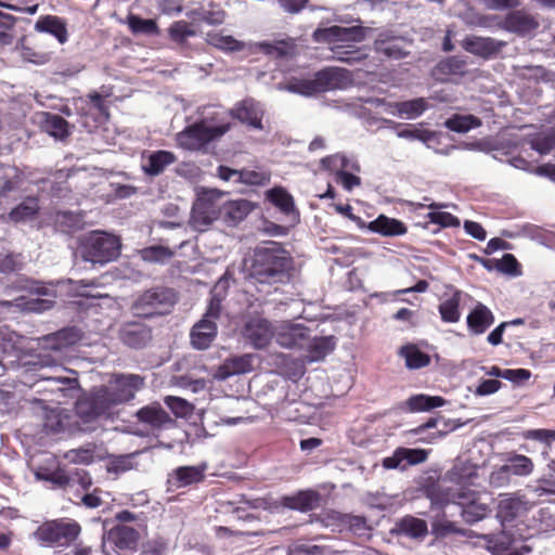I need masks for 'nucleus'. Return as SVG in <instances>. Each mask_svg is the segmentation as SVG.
Here are the masks:
<instances>
[{"label": "nucleus", "instance_id": "obj_61", "mask_svg": "<svg viewBox=\"0 0 555 555\" xmlns=\"http://www.w3.org/2000/svg\"><path fill=\"white\" fill-rule=\"evenodd\" d=\"M531 491L537 498L555 494V477L540 478Z\"/></svg>", "mask_w": 555, "mask_h": 555}, {"label": "nucleus", "instance_id": "obj_12", "mask_svg": "<svg viewBox=\"0 0 555 555\" xmlns=\"http://www.w3.org/2000/svg\"><path fill=\"white\" fill-rule=\"evenodd\" d=\"M365 33L361 26H331L317 28L312 34V39L319 43L338 44L348 42H361L364 40Z\"/></svg>", "mask_w": 555, "mask_h": 555}, {"label": "nucleus", "instance_id": "obj_36", "mask_svg": "<svg viewBox=\"0 0 555 555\" xmlns=\"http://www.w3.org/2000/svg\"><path fill=\"white\" fill-rule=\"evenodd\" d=\"M266 198L284 215L296 212L293 196L282 186L268 190Z\"/></svg>", "mask_w": 555, "mask_h": 555}, {"label": "nucleus", "instance_id": "obj_55", "mask_svg": "<svg viewBox=\"0 0 555 555\" xmlns=\"http://www.w3.org/2000/svg\"><path fill=\"white\" fill-rule=\"evenodd\" d=\"M495 269L512 276L521 274L520 263L513 254H504L500 260H495Z\"/></svg>", "mask_w": 555, "mask_h": 555}, {"label": "nucleus", "instance_id": "obj_43", "mask_svg": "<svg viewBox=\"0 0 555 555\" xmlns=\"http://www.w3.org/2000/svg\"><path fill=\"white\" fill-rule=\"evenodd\" d=\"M446 403V400L439 396L414 395L411 396L406 404L411 411H429L435 408H440Z\"/></svg>", "mask_w": 555, "mask_h": 555}, {"label": "nucleus", "instance_id": "obj_23", "mask_svg": "<svg viewBox=\"0 0 555 555\" xmlns=\"http://www.w3.org/2000/svg\"><path fill=\"white\" fill-rule=\"evenodd\" d=\"M231 116L250 128L262 130L263 112L253 102L244 100L230 112Z\"/></svg>", "mask_w": 555, "mask_h": 555}, {"label": "nucleus", "instance_id": "obj_8", "mask_svg": "<svg viewBox=\"0 0 555 555\" xmlns=\"http://www.w3.org/2000/svg\"><path fill=\"white\" fill-rule=\"evenodd\" d=\"M35 476L38 480L51 483L52 489L67 490L79 486L83 491H88L92 486V478L89 473L82 468L65 469L57 466L55 469H50L44 466H39Z\"/></svg>", "mask_w": 555, "mask_h": 555}, {"label": "nucleus", "instance_id": "obj_5", "mask_svg": "<svg viewBox=\"0 0 555 555\" xmlns=\"http://www.w3.org/2000/svg\"><path fill=\"white\" fill-rule=\"evenodd\" d=\"M80 531L81 527L77 521L59 518L40 525L35 531V538L43 545L67 546L77 540Z\"/></svg>", "mask_w": 555, "mask_h": 555}, {"label": "nucleus", "instance_id": "obj_33", "mask_svg": "<svg viewBox=\"0 0 555 555\" xmlns=\"http://www.w3.org/2000/svg\"><path fill=\"white\" fill-rule=\"evenodd\" d=\"M308 350L307 360L308 362H317L323 360L330 352L335 348V341L333 336L327 337H314L305 347Z\"/></svg>", "mask_w": 555, "mask_h": 555}, {"label": "nucleus", "instance_id": "obj_46", "mask_svg": "<svg viewBox=\"0 0 555 555\" xmlns=\"http://www.w3.org/2000/svg\"><path fill=\"white\" fill-rule=\"evenodd\" d=\"M128 25L133 34L159 35V27L156 21L152 18H141L137 15H130L128 17Z\"/></svg>", "mask_w": 555, "mask_h": 555}, {"label": "nucleus", "instance_id": "obj_2", "mask_svg": "<svg viewBox=\"0 0 555 555\" xmlns=\"http://www.w3.org/2000/svg\"><path fill=\"white\" fill-rule=\"evenodd\" d=\"M293 258L275 242L254 250L251 275L260 283H278L288 278Z\"/></svg>", "mask_w": 555, "mask_h": 555}, {"label": "nucleus", "instance_id": "obj_25", "mask_svg": "<svg viewBox=\"0 0 555 555\" xmlns=\"http://www.w3.org/2000/svg\"><path fill=\"white\" fill-rule=\"evenodd\" d=\"M190 336L195 349L205 350L217 336V324L212 320L202 319L192 327Z\"/></svg>", "mask_w": 555, "mask_h": 555}, {"label": "nucleus", "instance_id": "obj_6", "mask_svg": "<svg viewBox=\"0 0 555 555\" xmlns=\"http://www.w3.org/2000/svg\"><path fill=\"white\" fill-rule=\"evenodd\" d=\"M230 129V122L209 127L204 120L196 121L177 134V144L186 151H201L211 141L225 134Z\"/></svg>", "mask_w": 555, "mask_h": 555}, {"label": "nucleus", "instance_id": "obj_26", "mask_svg": "<svg viewBox=\"0 0 555 555\" xmlns=\"http://www.w3.org/2000/svg\"><path fill=\"white\" fill-rule=\"evenodd\" d=\"M255 208L247 199L229 201L221 207L222 219L228 225H236L242 222Z\"/></svg>", "mask_w": 555, "mask_h": 555}, {"label": "nucleus", "instance_id": "obj_10", "mask_svg": "<svg viewBox=\"0 0 555 555\" xmlns=\"http://www.w3.org/2000/svg\"><path fill=\"white\" fill-rule=\"evenodd\" d=\"M274 334L275 330L272 323L261 315L248 317L242 327L243 338L255 349L268 347Z\"/></svg>", "mask_w": 555, "mask_h": 555}, {"label": "nucleus", "instance_id": "obj_16", "mask_svg": "<svg viewBox=\"0 0 555 555\" xmlns=\"http://www.w3.org/2000/svg\"><path fill=\"white\" fill-rule=\"evenodd\" d=\"M274 337L283 348L304 349L308 343L309 328L301 324H286L275 332Z\"/></svg>", "mask_w": 555, "mask_h": 555}, {"label": "nucleus", "instance_id": "obj_13", "mask_svg": "<svg viewBox=\"0 0 555 555\" xmlns=\"http://www.w3.org/2000/svg\"><path fill=\"white\" fill-rule=\"evenodd\" d=\"M120 341L129 348L142 349L146 347L152 338V328L141 322L131 321L122 324L118 332Z\"/></svg>", "mask_w": 555, "mask_h": 555}, {"label": "nucleus", "instance_id": "obj_20", "mask_svg": "<svg viewBox=\"0 0 555 555\" xmlns=\"http://www.w3.org/2000/svg\"><path fill=\"white\" fill-rule=\"evenodd\" d=\"M31 294L44 296L46 298L25 299L24 297H18L15 299V306L22 307L24 310L38 313L47 311L55 305V293L42 284H38L31 288Z\"/></svg>", "mask_w": 555, "mask_h": 555}, {"label": "nucleus", "instance_id": "obj_9", "mask_svg": "<svg viewBox=\"0 0 555 555\" xmlns=\"http://www.w3.org/2000/svg\"><path fill=\"white\" fill-rule=\"evenodd\" d=\"M219 196L215 192H206L193 204L191 224L195 230L205 231L215 220L222 217L221 207L217 203Z\"/></svg>", "mask_w": 555, "mask_h": 555}, {"label": "nucleus", "instance_id": "obj_45", "mask_svg": "<svg viewBox=\"0 0 555 555\" xmlns=\"http://www.w3.org/2000/svg\"><path fill=\"white\" fill-rule=\"evenodd\" d=\"M175 250L162 245H152L141 250V257L144 261L164 263L175 256Z\"/></svg>", "mask_w": 555, "mask_h": 555}, {"label": "nucleus", "instance_id": "obj_47", "mask_svg": "<svg viewBox=\"0 0 555 555\" xmlns=\"http://www.w3.org/2000/svg\"><path fill=\"white\" fill-rule=\"evenodd\" d=\"M253 360L254 358L251 354H243L228 360L223 367L225 370L224 375L229 376L251 372L254 369Z\"/></svg>", "mask_w": 555, "mask_h": 555}, {"label": "nucleus", "instance_id": "obj_56", "mask_svg": "<svg viewBox=\"0 0 555 555\" xmlns=\"http://www.w3.org/2000/svg\"><path fill=\"white\" fill-rule=\"evenodd\" d=\"M530 146L541 155L548 154L555 149V133H539L534 135L530 140Z\"/></svg>", "mask_w": 555, "mask_h": 555}, {"label": "nucleus", "instance_id": "obj_59", "mask_svg": "<svg viewBox=\"0 0 555 555\" xmlns=\"http://www.w3.org/2000/svg\"><path fill=\"white\" fill-rule=\"evenodd\" d=\"M16 23V17L0 11V44L7 46L12 42V36L9 33Z\"/></svg>", "mask_w": 555, "mask_h": 555}, {"label": "nucleus", "instance_id": "obj_14", "mask_svg": "<svg viewBox=\"0 0 555 555\" xmlns=\"http://www.w3.org/2000/svg\"><path fill=\"white\" fill-rule=\"evenodd\" d=\"M466 59L452 55L439 61L431 69V77L439 82L453 81L454 78L464 77L467 73Z\"/></svg>", "mask_w": 555, "mask_h": 555}, {"label": "nucleus", "instance_id": "obj_53", "mask_svg": "<svg viewBox=\"0 0 555 555\" xmlns=\"http://www.w3.org/2000/svg\"><path fill=\"white\" fill-rule=\"evenodd\" d=\"M68 121L60 115H49L46 120L47 131L60 139H64L69 135Z\"/></svg>", "mask_w": 555, "mask_h": 555}, {"label": "nucleus", "instance_id": "obj_51", "mask_svg": "<svg viewBox=\"0 0 555 555\" xmlns=\"http://www.w3.org/2000/svg\"><path fill=\"white\" fill-rule=\"evenodd\" d=\"M480 122L474 116L454 115L446 120L444 126L451 131L463 133L478 126Z\"/></svg>", "mask_w": 555, "mask_h": 555}, {"label": "nucleus", "instance_id": "obj_34", "mask_svg": "<svg viewBox=\"0 0 555 555\" xmlns=\"http://www.w3.org/2000/svg\"><path fill=\"white\" fill-rule=\"evenodd\" d=\"M398 533L413 539L424 538L428 533L427 522L421 518L406 515L396 524Z\"/></svg>", "mask_w": 555, "mask_h": 555}, {"label": "nucleus", "instance_id": "obj_58", "mask_svg": "<svg viewBox=\"0 0 555 555\" xmlns=\"http://www.w3.org/2000/svg\"><path fill=\"white\" fill-rule=\"evenodd\" d=\"M431 223L438 224L442 228H457L460 227V219L447 211H430L427 215Z\"/></svg>", "mask_w": 555, "mask_h": 555}, {"label": "nucleus", "instance_id": "obj_62", "mask_svg": "<svg viewBox=\"0 0 555 555\" xmlns=\"http://www.w3.org/2000/svg\"><path fill=\"white\" fill-rule=\"evenodd\" d=\"M276 2L285 13L296 15L306 9L309 0H276Z\"/></svg>", "mask_w": 555, "mask_h": 555}, {"label": "nucleus", "instance_id": "obj_22", "mask_svg": "<svg viewBox=\"0 0 555 555\" xmlns=\"http://www.w3.org/2000/svg\"><path fill=\"white\" fill-rule=\"evenodd\" d=\"M206 466H180L172 470L168 485L175 489L197 485L205 479Z\"/></svg>", "mask_w": 555, "mask_h": 555}, {"label": "nucleus", "instance_id": "obj_28", "mask_svg": "<svg viewBox=\"0 0 555 555\" xmlns=\"http://www.w3.org/2000/svg\"><path fill=\"white\" fill-rule=\"evenodd\" d=\"M465 51L483 59H490L495 55L501 48V44L492 38L483 37H467L462 43Z\"/></svg>", "mask_w": 555, "mask_h": 555}, {"label": "nucleus", "instance_id": "obj_57", "mask_svg": "<svg viewBox=\"0 0 555 555\" xmlns=\"http://www.w3.org/2000/svg\"><path fill=\"white\" fill-rule=\"evenodd\" d=\"M270 175L256 170H240L238 183L248 185H264L269 183Z\"/></svg>", "mask_w": 555, "mask_h": 555}, {"label": "nucleus", "instance_id": "obj_49", "mask_svg": "<svg viewBox=\"0 0 555 555\" xmlns=\"http://www.w3.org/2000/svg\"><path fill=\"white\" fill-rule=\"evenodd\" d=\"M68 426V416L62 411L51 410L46 414L43 427L47 433L57 434L64 431Z\"/></svg>", "mask_w": 555, "mask_h": 555}, {"label": "nucleus", "instance_id": "obj_30", "mask_svg": "<svg viewBox=\"0 0 555 555\" xmlns=\"http://www.w3.org/2000/svg\"><path fill=\"white\" fill-rule=\"evenodd\" d=\"M367 229L383 236H401L408 232V227L400 220L379 215L371 221Z\"/></svg>", "mask_w": 555, "mask_h": 555}, {"label": "nucleus", "instance_id": "obj_7", "mask_svg": "<svg viewBox=\"0 0 555 555\" xmlns=\"http://www.w3.org/2000/svg\"><path fill=\"white\" fill-rule=\"evenodd\" d=\"M349 72L339 67H326L314 74L310 79H301L294 90L302 95L311 96L330 90L339 89L348 80Z\"/></svg>", "mask_w": 555, "mask_h": 555}, {"label": "nucleus", "instance_id": "obj_11", "mask_svg": "<svg viewBox=\"0 0 555 555\" xmlns=\"http://www.w3.org/2000/svg\"><path fill=\"white\" fill-rule=\"evenodd\" d=\"M411 40L392 30L380 31L373 42L374 51L388 60H402L410 54Z\"/></svg>", "mask_w": 555, "mask_h": 555}, {"label": "nucleus", "instance_id": "obj_31", "mask_svg": "<svg viewBox=\"0 0 555 555\" xmlns=\"http://www.w3.org/2000/svg\"><path fill=\"white\" fill-rule=\"evenodd\" d=\"M399 357L404 359L405 366L409 370H420L430 364L431 358L428 353L422 351L415 344H406L400 347Z\"/></svg>", "mask_w": 555, "mask_h": 555}, {"label": "nucleus", "instance_id": "obj_3", "mask_svg": "<svg viewBox=\"0 0 555 555\" xmlns=\"http://www.w3.org/2000/svg\"><path fill=\"white\" fill-rule=\"evenodd\" d=\"M178 300V293L173 288L156 285L141 293L131 309L134 315L151 319L170 313Z\"/></svg>", "mask_w": 555, "mask_h": 555}, {"label": "nucleus", "instance_id": "obj_64", "mask_svg": "<svg viewBox=\"0 0 555 555\" xmlns=\"http://www.w3.org/2000/svg\"><path fill=\"white\" fill-rule=\"evenodd\" d=\"M335 173L337 176V182H339L348 191L361 184V179L350 171L343 170L341 172Z\"/></svg>", "mask_w": 555, "mask_h": 555}, {"label": "nucleus", "instance_id": "obj_27", "mask_svg": "<svg viewBox=\"0 0 555 555\" xmlns=\"http://www.w3.org/2000/svg\"><path fill=\"white\" fill-rule=\"evenodd\" d=\"M177 162V156L165 150L152 152L146 162L142 165V170L146 176L157 177L162 175L165 169Z\"/></svg>", "mask_w": 555, "mask_h": 555}, {"label": "nucleus", "instance_id": "obj_41", "mask_svg": "<svg viewBox=\"0 0 555 555\" xmlns=\"http://www.w3.org/2000/svg\"><path fill=\"white\" fill-rule=\"evenodd\" d=\"M206 41L208 44L227 52L241 51L244 48V43L235 39L233 36L216 31L208 33Z\"/></svg>", "mask_w": 555, "mask_h": 555}, {"label": "nucleus", "instance_id": "obj_42", "mask_svg": "<svg viewBox=\"0 0 555 555\" xmlns=\"http://www.w3.org/2000/svg\"><path fill=\"white\" fill-rule=\"evenodd\" d=\"M321 165L324 169L332 171V172H341L343 170L346 171H359L360 166L356 163L350 160L347 156L343 154H335L331 156H326L322 158Z\"/></svg>", "mask_w": 555, "mask_h": 555}, {"label": "nucleus", "instance_id": "obj_1", "mask_svg": "<svg viewBox=\"0 0 555 555\" xmlns=\"http://www.w3.org/2000/svg\"><path fill=\"white\" fill-rule=\"evenodd\" d=\"M144 377L139 374L113 373L106 385L94 388L88 397L79 400L77 414L91 422L98 417H109L117 405L130 402L144 387Z\"/></svg>", "mask_w": 555, "mask_h": 555}, {"label": "nucleus", "instance_id": "obj_35", "mask_svg": "<svg viewBox=\"0 0 555 555\" xmlns=\"http://www.w3.org/2000/svg\"><path fill=\"white\" fill-rule=\"evenodd\" d=\"M395 113L400 117L415 119L420 117L427 108L428 103L424 98H417L408 101L395 102L391 104Z\"/></svg>", "mask_w": 555, "mask_h": 555}, {"label": "nucleus", "instance_id": "obj_50", "mask_svg": "<svg viewBox=\"0 0 555 555\" xmlns=\"http://www.w3.org/2000/svg\"><path fill=\"white\" fill-rule=\"evenodd\" d=\"M196 31L186 21H176L168 28L169 38L177 43H184L188 38L194 37Z\"/></svg>", "mask_w": 555, "mask_h": 555}, {"label": "nucleus", "instance_id": "obj_48", "mask_svg": "<svg viewBox=\"0 0 555 555\" xmlns=\"http://www.w3.org/2000/svg\"><path fill=\"white\" fill-rule=\"evenodd\" d=\"M343 44H335L331 48L333 52V59L349 65L360 63L364 61L367 55L357 48L353 50H345Z\"/></svg>", "mask_w": 555, "mask_h": 555}, {"label": "nucleus", "instance_id": "obj_38", "mask_svg": "<svg viewBox=\"0 0 555 555\" xmlns=\"http://www.w3.org/2000/svg\"><path fill=\"white\" fill-rule=\"evenodd\" d=\"M39 212L38 198L35 196H27L21 204L14 207L9 212L11 221L18 223L36 217Z\"/></svg>", "mask_w": 555, "mask_h": 555}, {"label": "nucleus", "instance_id": "obj_44", "mask_svg": "<svg viewBox=\"0 0 555 555\" xmlns=\"http://www.w3.org/2000/svg\"><path fill=\"white\" fill-rule=\"evenodd\" d=\"M82 216L72 211H59L55 216L56 228L64 233H74L82 228Z\"/></svg>", "mask_w": 555, "mask_h": 555}, {"label": "nucleus", "instance_id": "obj_29", "mask_svg": "<svg viewBox=\"0 0 555 555\" xmlns=\"http://www.w3.org/2000/svg\"><path fill=\"white\" fill-rule=\"evenodd\" d=\"M35 29L39 33H47L54 36L62 44L68 40L66 23L55 15L40 16L35 24Z\"/></svg>", "mask_w": 555, "mask_h": 555}, {"label": "nucleus", "instance_id": "obj_52", "mask_svg": "<svg viewBox=\"0 0 555 555\" xmlns=\"http://www.w3.org/2000/svg\"><path fill=\"white\" fill-rule=\"evenodd\" d=\"M20 51L24 61L36 65H43L50 60L48 53L38 51L34 47L28 46L25 37L20 40Z\"/></svg>", "mask_w": 555, "mask_h": 555}, {"label": "nucleus", "instance_id": "obj_32", "mask_svg": "<svg viewBox=\"0 0 555 555\" xmlns=\"http://www.w3.org/2000/svg\"><path fill=\"white\" fill-rule=\"evenodd\" d=\"M320 494L313 490L299 491L295 495L284 498V504L288 508L300 512H310L319 506Z\"/></svg>", "mask_w": 555, "mask_h": 555}, {"label": "nucleus", "instance_id": "obj_63", "mask_svg": "<svg viewBox=\"0 0 555 555\" xmlns=\"http://www.w3.org/2000/svg\"><path fill=\"white\" fill-rule=\"evenodd\" d=\"M398 137L426 142L427 140H429L431 138V133L428 130L417 129L414 127H408L402 130H399Z\"/></svg>", "mask_w": 555, "mask_h": 555}, {"label": "nucleus", "instance_id": "obj_60", "mask_svg": "<svg viewBox=\"0 0 555 555\" xmlns=\"http://www.w3.org/2000/svg\"><path fill=\"white\" fill-rule=\"evenodd\" d=\"M524 438L537 440L550 447L551 443L555 441V430L544 428L530 429L524 433Z\"/></svg>", "mask_w": 555, "mask_h": 555}, {"label": "nucleus", "instance_id": "obj_15", "mask_svg": "<svg viewBox=\"0 0 555 555\" xmlns=\"http://www.w3.org/2000/svg\"><path fill=\"white\" fill-rule=\"evenodd\" d=\"M428 452L423 449L397 448L391 456L383 460V466L387 469L404 470L408 466L417 465L427 460Z\"/></svg>", "mask_w": 555, "mask_h": 555}, {"label": "nucleus", "instance_id": "obj_40", "mask_svg": "<svg viewBox=\"0 0 555 555\" xmlns=\"http://www.w3.org/2000/svg\"><path fill=\"white\" fill-rule=\"evenodd\" d=\"M461 292L456 291L450 298L443 300L439 307L441 320L446 323H455L461 318Z\"/></svg>", "mask_w": 555, "mask_h": 555}, {"label": "nucleus", "instance_id": "obj_18", "mask_svg": "<svg viewBox=\"0 0 555 555\" xmlns=\"http://www.w3.org/2000/svg\"><path fill=\"white\" fill-rule=\"evenodd\" d=\"M135 417L139 423L157 430L173 423L168 412L158 402L142 406L137 411Z\"/></svg>", "mask_w": 555, "mask_h": 555}, {"label": "nucleus", "instance_id": "obj_54", "mask_svg": "<svg viewBox=\"0 0 555 555\" xmlns=\"http://www.w3.org/2000/svg\"><path fill=\"white\" fill-rule=\"evenodd\" d=\"M164 402L177 417H185L193 411V405L180 397L166 396Z\"/></svg>", "mask_w": 555, "mask_h": 555}, {"label": "nucleus", "instance_id": "obj_21", "mask_svg": "<svg viewBox=\"0 0 555 555\" xmlns=\"http://www.w3.org/2000/svg\"><path fill=\"white\" fill-rule=\"evenodd\" d=\"M528 509V502L522 496L517 493L504 494L499 501L496 516L502 522H511Z\"/></svg>", "mask_w": 555, "mask_h": 555}, {"label": "nucleus", "instance_id": "obj_24", "mask_svg": "<svg viewBox=\"0 0 555 555\" xmlns=\"http://www.w3.org/2000/svg\"><path fill=\"white\" fill-rule=\"evenodd\" d=\"M456 503L463 506V517L467 522H476L487 516L488 507L485 504L476 503V492L460 491L454 495Z\"/></svg>", "mask_w": 555, "mask_h": 555}, {"label": "nucleus", "instance_id": "obj_39", "mask_svg": "<svg viewBox=\"0 0 555 555\" xmlns=\"http://www.w3.org/2000/svg\"><path fill=\"white\" fill-rule=\"evenodd\" d=\"M260 49L267 55L282 59L295 54L296 43L294 39L287 38L273 42H261Z\"/></svg>", "mask_w": 555, "mask_h": 555}, {"label": "nucleus", "instance_id": "obj_17", "mask_svg": "<svg viewBox=\"0 0 555 555\" xmlns=\"http://www.w3.org/2000/svg\"><path fill=\"white\" fill-rule=\"evenodd\" d=\"M140 539V533L132 527L117 525L107 532V541L115 546L116 552H135Z\"/></svg>", "mask_w": 555, "mask_h": 555}, {"label": "nucleus", "instance_id": "obj_4", "mask_svg": "<svg viewBox=\"0 0 555 555\" xmlns=\"http://www.w3.org/2000/svg\"><path fill=\"white\" fill-rule=\"evenodd\" d=\"M120 248V238L104 231H92L80 243L83 260L100 264L117 259Z\"/></svg>", "mask_w": 555, "mask_h": 555}, {"label": "nucleus", "instance_id": "obj_37", "mask_svg": "<svg viewBox=\"0 0 555 555\" xmlns=\"http://www.w3.org/2000/svg\"><path fill=\"white\" fill-rule=\"evenodd\" d=\"M534 464L532 460L522 454H514L507 459L500 472L505 475L528 476L533 472Z\"/></svg>", "mask_w": 555, "mask_h": 555}, {"label": "nucleus", "instance_id": "obj_19", "mask_svg": "<svg viewBox=\"0 0 555 555\" xmlns=\"http://www.w3.org/2000/svg\"><path fill=\"white\" fill-rule=\"evenodd\" d=\"M495 317L491 309L477 302L466 317L467 330L472 335L485 334L494 323Z\"/></svg>", "mask_w": 555, "mask_h": 555}]
</instances>
